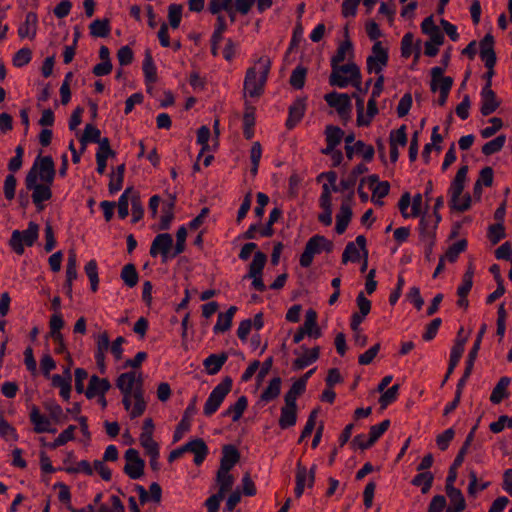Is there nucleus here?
<instances>
[{"label": "nucleus", "instance_id": "obj_8", "mask_svg": "<svg viewBox=\"0 0 512 512\" xmlns=\"http://www.w3.org/2000/svg\"><path fill=\"white\" fill-rule=\"evenodd\" d=\"M232 385V378L230 376H226L217 386L214 387L204 405L203 413L205 416L209 417L219 409L225 397L231 391Z\"/></svg>", "mask_w": 512, "mask_h": 512}, {"label": "nucleus", "instance_id": "obj_6", "mask_svg": "<svg viewBox=\"0 0 512 512\" xmlns=\"http://www.w3.org/2000/svg\"><path fill=\"white\" fill-rule=\"evenodd\" d=\"M334 244L325 236L316 234L312 236L306 243L303 253L300 256L299 264L303 268H308L313 262L315 255L320 254L322 251L331 253Z\"/></svg>", "mask_w": 512, "mask_h": 512}, {"label": "nucleus", "instance_id": "obj_63", "mask_svg": "<svg viewBox=\"0 0 512 512\" xmlns=\"http://www.w3.org/2000/svg\"><path fill=\"white\" fill-rule=\"evenodd\" d=\"M23 155L24 148L21 145H18L15 149V156L12 157L8 162V170L11 172V174H14L21 169L23 164Z\"/></svg>", "mask_w": 512, "mask_h": 512}, {"label": "nucleus", "instance_id": "obj_48", "mask_svg": "<svg viewBox=\"0 0 512 512\" xmlns=\"http://www.w3.org/2000/svg\"><path fill=\"white\" fill-rule=\"evenodd\" d=\"M307 68L298 65L291 73L289 83L295 89H302L305 85Z\"/></svg>", "mask_w": 512, "mask_h": 512}, {"label": "nucleus", "instance_id": "obj_32", "mask_svg": "<svg viewBox=\"0 0 512 512\" xmlns=\"http://www.w3.org/2000/svg\"><path fill=\"white\" fill-rule=\"evenodd\" d=\"M248 407V399L246 396H240L237 401L230 405L223 413L222 416H231L233 422H237L242 417L244 411Z\"/></svg>", "mask_w": 512, "mask_h": 512}, {"label": "nucleus", "instance_id": "obj_51", "mask_svg": "<svg viewBox=\"0 0 512 512\" xmlns=\"http://www.w3.org/2000/svg\"><path fill=\"white\" fill-rule=\"evenodd\" d=\"M0 436L6 440H18L16 429L4 418L3 411H0Z\"/></svg>", "mask_w": 512, "mask_h": 512}, {"label": "nucleus", "instance_id": "obj_16", "mask_svg": "<svg viewBox=\"0 0 512 512\" xmlns=\"http://www.w3.org/2000/svg\"><path fill=\"white\" fill-rule=\"evenodd\" d=\"M480 96V112L483 116H489L490 114L494 113L501 105V100L497 98V95L492 88L482 89Z\"/></svg>", "mask_w": 512, "mask_h": 512}, {"label": "nucleus", "instance_id": "obj_2", "mask_svg": "<svg viewBox=\"0 0 512 512\" xmlns=\"http://www.w3.org/2000/svg\"><path fill=\"white\" fill-rule=\"evenodd\" d=\"M260 76L257 78L256 67H249L244 79V91L250 97H259L264 92V87L271 69V60L268 56L260 57L257 61Z\"/></svg>", "mask_w": 512, "mask_h": 512}, {"label": "nucleus", "instance_id": "obj_30", "mask_svg": "<svg viewBox=\"0 0 512 512\" xmlns=\"http://www.w3.org/2000/svg\"><path fill=\"white\" fill-rule=\"evenodd\" d=\"M236 311V306H230L225 313L218 314L217 322L213 327L215 334L226 332L231 328L232 320Z\"/></svg>", "mask_w": 512, "mask_h": 512}, {"label": "nucleus", "instance_id": "obj_54", "mask_svg": "<svg viewBox=\"0 0 512 512\" xmlns=\"http://www.w3.org/2000/svg\"><path fill=\"white\" fill-rule=\"evenodd\" d=\"M406 130V125H401L398 129L392 130L389 136V144H393L395 146H405L407 144Z\"/></svg>", "mask_w": 512, "mask_h": 512}, {"label": "nucleus", "instance_id": "obj_5", "mask_svg": "<svg viewBox=\"0 0 512 512\" xmlns=\"http://www.w3.org/2000/svg\"><path fill=\"white\" fill-rule=\"evenodd\" d=\"M329 84L339 88H345L351 84L355 89H360L361 71L354 62L341 66H331Z\"/></svg>", "mask_w": 512, "mask_h": 512}, {"label": "nucleus", "instance_id": "obj_64", "mask_svg": "<svg viewBox=\"0 0 512 512\" xmlns=\"http://www.w3.org/2000/svg\"><path fill=\"white\" fill-rule=\"evenodd\" d=\"M360 260V253L354 242H349L342 254V263L346 264L348 261L356 263Z\"/></svg>", "mask_w": 512, "mask_h": 512}, {"label": "nucleus", "instance_id": "obj_53", "mask_svg": "<svg viewBox=\"0 0 512 512\" xmlns=\"http://www.w3.org/2000/svg\"><path fill=\"white\" fill-rule=\"evenodd\" d=\"M490 242L493 245H496L499 243L502 239L506 237L505 233V227L502 223H495L488 227V234H487Z\"/></svg>", "mask_w": 512, "mask_h": 512}, {"label": "nucleus", "instance_id": "obj_60", "mask_svg": "<svg viewBox=\"0 0 512 512\" xmlns=\"http://www.w3.org/2000/svg\"><path fill=\"white\" fill-rule=\"evenodd\" d=\"M182 18V5L179 4H171L168 7V19L169 25L173 29H177L180 25Z\"/></svg>", "mask_w": 512, "mask_h": 512}, {"label": "nucleus", "instance_id": "obj_24", "mask_svg": "<svg viewBox=\"0 0 512 512\" xmlns=\"http://www.w3.org/2000/svg\"><path fill=\"white\" fill-rule=\"evenodd\" d=\"M38 16L35 12H28L24 23L18 28V36L21 39L26 37L34 39L37 32Z\"/></svg>", "mask_w": 512, "mask_h": 512}, {"label": "nucleus", "instance_id": "obj_39", "mask_svg": "<svg viewBox=\"0 0 512 512\" xmlns=\"http://www.w3.org/2000/svg\"><path fill=\"white\" fill-rule=\"evenodd\" d=\"M306 390V385L303 379H297L290 389L284 395V402L286 404H297V398L301 396Z\"/></svg>", "mask_w": 512, "mask_h": 512}, {"label": "nucleus", "instance_id": "obj_19", "mask_svg": "<svg viewBox=\"0 0 512 512\" xmlns=\"http://www.w3.org/2000/svg\"><path fill=\"white\" fill-rule=\"evenodd\" d=\"M31 423L34 425V432L36 433H55L56 429L51 428L50 420L40 413L39 408L33 405L29 415Z\"/></svg>", "mask_w": 512, "mask_h": 512}, {"label": "nucleus", "instance_id": "obj_34", "mask_svg": "<svg viewBox=\"0 0 512 512\" xmlns=\"http://www.w3.org/2000/svg\"><path fill=\"white\" fill-rule=\"evenodd\" d=\"M216 483L219 487L218 492L219 494L225 496L227 492H229L234 484V477L232 474H230L229 471H225L222 469H218L216 473Z\"/></svg>", "mask_w": 512, "mask_h": 512}, {"label": "nucleus", "instance_id": "obj_28", "mask_svg": "<svg viewBox=\"0 0 512 512\" xmlns=\"http://www.w3.org/2000/svg\"><path fill=\"white\" fill-rule=\"evenodd\" d=\"M418 230L421 241L436 239L437 228L432 223V216L424 214L419 221Z\"/></svg>", "mask_w": 512, "mask_h": 512}, {"label": "nucleus", "instance_id": "obj_29", "mask_svg": "<svg viewBox=\"0 0 512 512\" xmlns=\"http://www.w3.org/2000/svg\"><path fill=\"white\" fill-rule=\"evenodd\" d=\"M227 359L228 356L224 352L220 354H210L203 361V365L209 375H215L221 370Z\"/></svg>", "mask_w": 512, "mask_h": 512}, {"label": "nucleus", "instance_id": "obj_21", "mask_svg": "<svg viewBox=\"0 0 512 512\" xmlns=\"http://www.w3.org/2000/svg\"><path fill=\"white\" fill-rule=\"evenodd\" d=\"M184 447L186 452L194 454V463L196 465H201L209 452L208 447L202 438L192 439L184 444Z\"/></svg>", "mask_w": 512, "mask_h": 512}, {"label": "nucleus", "instance_id": "obj_55", "mask_svg": "<svg viewBox=\"0 0 512 512\" xmlns=\"http://www.w3.org/2000/svg\"><path fill=\"white\" fill-rule=\"evenodd\" d=\"M446 494L450 499V506L459 507L460 509H466V501L465 498L458 488L446 489Z\"/></svg>", "mask_w": 512, "mask_h": 512}, {"label": "nucleus", "instance_id": "obj_13", "mask_svg": "<svg viewBox=\"0 0 512 512\" xmlns=\"http://www.w3.org/2000/svg\"><path fill=\"white\" fill-rule=\"evenodd\" d=\"M197 396H194L189 405L186 407L182 419L177 424L173 434V442H178L182 439L185 432H188L191 428V419L196 414L197 408Z\"/></svg>", "mask_w": 512, "mask_h": 512}, {"label": "nucleus", "instance_id": "obj_40", "mask_svg": "<svg viewBox=\"0 0 512 512\" xmlns=\"http://www.w3.org/2000/svg\"><path fill=\"white\" fill-rule=\"evenodd\" d=\"M347 52L353 53V44L349 38L345 39L340 43L334 56L331 58V66H341L346 59Z\"/></svg>", "mask_w": 512, "mask_h": 512}, {"label": "nucleus", "instance_id": "obj_14", "mask_svg": "<svg viewBox=\"0 0 512 512\" xmlns=\"http://www.w3.org/2000/svg\"><path fill=\"white\" fill-rule=\"evenodd\" d=\"M353 196H354V191L351 190V192L347 196V199L342 202V204L340 206L339 213L336 215L335 231L339 235L343 234L346 231V229L351 221L353 212H352L350 202L352 201Z\"/></svg>", "mask_w": 512, "mask_h": 512}, {"label": "nucleus", "instance_id": "obj_18", "mask_svg": "<svg viewBox=\"0 0 512 512\" xmlns=\"http://www.w3.org/2000/svg\"><path fill=\"white\" fill-rule=\"evenodd\" d=\"M110 388L111 384L107 378H100L97 375H92L85 391V396L88 399H93L97 395L106 394Z\"/></svg>", "mask_w": 512, "mask_h": 512}, {"label": "nucleus", "instance_id": "obj_17", "mask_svg": "<svg viewBox=\"0 0 512 512\" xmlns=\"http://www.w3.org/2000/svg\"><path fill=\"white\" fill-rule=\"evenodd\" d=\"M306 110V98H297L289 107V115L285 126L287 129H293L304 117Z\"/></svg>", "mask_w": 512, "mask_h": 512}, {"label": "nucleus", "instance_id": "obj_22", "mask_svg": "<svg viewBox=\"0 0 512 512\" xmlns=\"http://www.w3.org/2000/svg\"><path fill=\"white\" fill-rule=\"evenodd\" d=\"M301 349L305 352L302 356L296 358L292 367L293 370L298 371L306 368L310 364L316 362L320 357V347L315 346L312 349H308L305 346H301Z\"/></svg>", "mask_w": 512, "mask_h": 512}, {"label": "nucleus", "instance_id": "obj_15", "mask_svg": "<svg viewBox=\"0 0 512 512\" xmlns=\"http://www.w3.org/2000/svg\"><path fill=\"white\" fill-rule=\"evenodd\" d=\"M173 246V238L169 233L158 234L151 243L150 255L156 257L158 254L162 256V262L168 258L170 249Z\"/></svg>", "mask_w": 512, "mask_h": 512}, {"label": "nucleus", "instance_id": "obj_50", "mask_svg": "<svg viewBox=\"0 0 512 512\" xmlns=\"http://www.w3.org/2000/svg\"><path fill=\"white\" fill-rule=\"evenodd\" d=\"M326 143H330L334 146H338L344 136V131L334 125H327L325 128Z\"/></svg>", "mask_w": 512, "mask_h": 512}, {"label": "nucleus", "instance_id": "obj_31", "mask_svg": "<svg viewBox=\"0 0 512 512\" xmlns=\"http://www.w3.org/2000/svg\"><path fill=\"white\" fill-rule=\"evenodd\" d=\"M142 69L145 77V83L147 85L157 82V68L155 66L151 51L149 49L145 51Z\"/></svg>", "mask_w": 512, "mask_h": 512}, {"label": "nucleus", "instance_id": "obj_12", "mask_svg": "<svg viewBox=\"0 0 512 512\" xmlns=\"http://www.w3.org/2000/svg\"><path fill=\"white\" fill-rule=\"evenodd\" d=\"M126 464L123 471L131 479H139L144 475L145 461L139 456V452L134 448H129L124 454Z\"/></svg>", "mask_w": 512, "mask_h": 512}, {"label": "nucleus", "instance_id": "obj_4", "mask_svg": "<svg viewBox=\"0 0 512 512\" xmlns=\"http://www.w3.org/2000/svg\"><path fill=\"white\" fill-rule=\"evenodd\" d=\"M468 169V165L461 166L450 184L448 192L450 194L449 206L451 210L465 212L471 208L472 198L469 193H466L463 196V201L459 202L465 187Z\"/></svg>", "mask_w": 512, "mask_h": 512}, {"label": "nucleus", "instance_id": "obj_38", "mask_svg": "<svg viewBox=\"0 0 512 512\" xmlns=\"http://www.w3.org/2000/svg\"><path fill=\"white\" fill-rule=\"evenodd\" d=\"M419 472L420 473H418L417 475L414 476V478L411 481V484L413 486L421 487V492L423 494H426L430 491V489L433 485L434 475L429 471H426V472L419 471Z\"/></svg>", "mask_w": 512, "mask_h": 512}, {"label": "nucleus", "instance_id": "obj_11", "mask_svg": "<svg viewBox=\"0 0 512 512\" xmlns=\"http://www.w3.org/2000/svg\"><path fill=\"white\" fill-rule=\"evenodd\" d=\"M324 99L330 107L336 109L339 117L344 122H347L350 119L352 104L351 97L348 94L333 91L331 93H327L324 96Z\"/></svg>", "mask_w": 512, "mask_h": 512}, {"label": "nucleus", "instance_id": "obj_47", "mask_svg": "<svg viewBox=\"0 0 512 512\" xmlns=\"http://www.w3.org/2000/svg\"><path fill=\"white\" fill-rule=\"evenodd\" d=\"M506 143V136L501 134L494 138L493 140L485 143L482 146V153L486 156H490L502 150Z\"/></svg>", "mask_w": 512, "mask_h": 512}, {"label": "nucleus", "instance_id": "obj_10", "mask_svg": "<svg viewBox=\"0 0 512 512\" xmlns=\"http://www.w3.org/2000/svg\"><path fill=\"white\" fill-rule=\"evenodd\" d=\"M388 49L382 46L380 41H376L372 46V54L366 59V69L369 74H382L384 67L388 65Z\"/></svg>", "mask_w": 512, "mask_h": 512}, {"label": "nucleus", "instance_id": "obj_61", "mask_svg": "<svg viewBox=\"0 0 512 512\" xmlns=\"http://www.w3.org/2000/svg\"><path fill=\"white\" fill-rule=\"evenodd\" d=\"M452 86V77H446L445 79H443L442 84L438 86L439 98L437 100V103L439 106H444L446 104Z\"/></svg>", "mask_w": 512, "mask_h": 512}, {"label": "nucleus", "instance_id": "obj_7", "mask_svg": "<svg viewBox=\"0 0 512 512\" xmlns=\"http://www.w3.org/2000/svg\"><path fill=\"white\" fill-rule=\"evenodd\" d=\"M39 236V225L33 221L28 223L27 229L14 230L9 240V246L17 255H22L25 246L32 247Z\"/></svg>", "mask_w": 512, "mask_h": 512}, {"label": "nucleus", "instance_id": "obj_36", "mask_svg": "<svg viewBox=\"0 0 512 512\" xmlns=\"http://www.w3.org/2000/svg\"><path fill=\"white\" fill-rule=\"evenodd\" d=\"M368 171V168L365 164L360 163L356 165L352 171L349 173L346 179H342L340 181V187L341 191L350 190L352 189L356 182L359 175L364 174Z\"/></svg>", "mask_w": 512, "mask_h": 512}, {"label": "nucleus", "instance_id": "obj_3", "mask_svg": "<svg viewBox=\"0 0 512 512\" xmlns=\"http://www.w3.org/2000/svg\"><path fill=\"white\" fill-rule=\"evenodd\" d=\"M121 383L123 388L128 387L129 393H133V398L135 400L134 406L130 411L131 419L140 417L146 410V402L144 400V391H143V379L142 374L140 373L138 378L136 379V373L134 371H129L122 373L116 379V386Z\"/></svg>", "mask_w": 512, "mask_h": 512}, {"label": "nucleus", "instance_id": "obj_1", "mask_svg": "<svg viewBox=\"0 0 512 512\" xmlns=\"http://www.w3.org/2000/svg\"><path fill=\"white\" fill-rule=\"evenodd\" d=\"M56 175L55 164L51 156L36 157L32 167L25 177L27 191H32V202L37 211L41 212L45 206L43 202L52 198L51 186Z\"/></svg>", "mask_w": 512, "mask_h": 512}, {"label": "nucleus", "instance_id": "obj_41", "mask_svg": "<svg viewBox=\"0 0 512 512\" xmlns=\"http://www.w3.org/2000/svg\"><path fill=\"white\" fill-rule=\"evenodd\" d=\"M51 384L53 387L60 389V396L68 401L71 393V381L62 377V375L55 374L51 377Z\"/></svg>", "mask_w": 512, "mask_h": 512}, {"label": "nucleus", "instance_id": "obj_46", "mask_svg": "<svg viewBox=\"0 0 512 512\" xmlns=\"http://www.w3.org/2000/svg\"><path fill=\"white\" fill-rule=\"evenodd\" d=\"M121 279L130 288L137 285L139 276L134 264L129 263L122 268Z\"/></svg>", "mask_w": 512, "mask_h": 512}, {"label": "nucleus", "instance_id": "obj_57", "mask_svg": "<svg viewBox=\"0 0 512 512\" xmlns=\"http://www.w3.org/2000/svg\"><path fill=\"white\" fill-rule=\"evenodd\" d=\"M32 59V50L28 47L21 48L18 50L12 59L15 67H23L27 65Z\"/></svg>", "mask_w": 512, "mask_h": 512}, {"label": "nucleus", "instance_id": "obj_25", "mask_svg": "<svg viewBox=\"0 0 512 512\" xmlns=\"http://www.w3.org/2000/svg\"><path fill=\"white\" fill-rule=\"evenodd\" d=\"M467 338L463 337V339H456L454 342V345L451 348L450 352V359L449 364L446 372V378H449L450 375L453 373L454 369L458 365L464 350H465V344H466Z\"/></svg>", "mask_w": 512, "mask_h": 512}, {"label": "nucleus", "instance_id": "obj_59", "mask_svg": "<svg viewBox=\"0 0 512 512\" xmlns=\"http://www.w3.org/2000/svg\"><path fill=\"white\" fill-rule=\"evenodd\" d=\"M211 132L210 129L203 125L197 130V143L201 145V150L198 155V159L209 149V138H210Z\"/></svg>", "mask_w": 512, "mask_h": 512}, {"label": "nucleus", "instance_id": "obj_9", "mask_svg": "<svg viewBox=\"0 0 512 512\" xmlns=\"http://www.w3.org/2000/svg\"><path fill=\"white\" fill-rule=\"evenodd\" d=\"M266 262L267 255L264 252H255L253 260L249 264V271L243 277V279H252V287L259 292H264L266 290V286L262 278Z\"/></svg>", "mask_w": 512, "mask_h": 512}, {"label": "nucleus", "instance_id": "obj_43", "mask_svg": "<svg viewBox=\"0 0 512 512\" xmlns=\"http://www.w3.org/2000/svg\"><path fill=\"white\" fill-rule=\"evenodd\" d=\"M389 427L390 420L388 419L383 420L377 425H372L369 429V438L367 439L366 446H373Z\"/></svg>", "mask_w": 512, "mask_h": 512}, {"label": "nucleus", "instance_id": "obj_27", "mask_svg": "<svg viewBox=\"0 0 512 512\" xmlns=\"http://www.w3.org/2000/svg\"><path fill=\"white\" fill-rule=\"evenodd\" d=\"M511 382V379L507 376H503L499 379L497 384L492 390V393L490 395V401L493 404H499L502 402L503 399H506L509 397V391L508 386Z\"/></svg>", "mask_w": 512, "mask_h": 512}, {"label": "nucleus", "instance_id": "obj_49", "mask_svg": "<svg viewBox=\"0 0 512 512\" xmlns=\"http://www.w3.org/2000/svg\"><path fill=\"white\" fill-rule=\"evenodd\" d=\"M84 269L87 277L89 278L92 292H96L99 285L98 267L96 260H90L85 265Z\"/></svg>", "mask_w": 512, "mask_h": 512}, {"label": "nucleus", "instance_id": "obj_45", "mask_svg": "<svg viewBox=\"0 0 512 512\" xmlns=\"http://www.w3.org/2000/svg\"><path fill=\"white\" fill-rule=\"evenodd\" d=\"M76 429L75 425H69L65 430H63L58 437L51 443L45 444L49 449H56L60 446L65 445L68 441H72L75 439L74 431Z\"/></svg>", "mask_w": 512, "mask_h": 512}, {"label": "nucleus", "instance_id": "obj_44", "mask_svg": "<svg viewBox=\"0 0 512 512\" xmlns=\"http://www.w3.org/2000/svg\"><path fill=\"white\" fill-rule=\"evenodd\" d=\"M467 245V240L461 239L449 246L442 257H444V259L448 260L450 263H454L457 261L459 254L467 249Z\"/></svg>", "mask_w": 512, "mask_h": 512}, {"label": "nucleus", "instance_id": "obj_37", "mask_svg": "<svg viewBox=\"0 0 512 512\" xmlns=\"http://www.w3.org/2000/svg\"><path fill=\"white\" fill-rule=\"evenodd\" d=\"M89 30L91 36L105 38L109 36L111 31L110 20L108 18L95 19L90 23Z\"/></svg>", "mask_w": 512, "mask_h": 512}, {"label": "nucleus", "instance_id": "obj_56", "mask_svg": "<svg viewBox=\"0 0 512 512\" xmlns=\"http://www.w3.org/2000/svg\"><path fill=\"white\" fill-rule=\"evenodd\" d=\"M186 238H187V229L185 226H181L178 228L176 232V244L174 246V251L171 257H176L179 254L183 253L186 247Z\"/></svg>", "mask_w": 512, "mask_h": 512}, {"label": "nucleus", "instance_id": "obj_33", "mask_svg": "<svg viewBox=\"0 0 512 512\" xmlns=\"http://www.w3.org/2000/svg\"><path fill=\"white\" fill-rule=\"evenodd\" d=\"M281 384L282 380L279 376L272 378L268 386L261 393L260 400L268 403L276 399L280 395Z\"/></svg>", "mask_w": 512, "mask_h": 512}, {"label": "nucleus", "instance_id": "obj_58", "mask_svg": "<svg viewBox=\"0 0 512 512\" xmlns=\"http://www.w3.org/2000/svg\"><path fill=\"white\" fill-rule=\"evenodd\" d=\"M445 67L435 66L430 70L431 81H430V90L432 92L438 91V86L442 84L443 79L447 76H444Z\"/></svg>", "mask_w": 512, "mask_h": 512}, {"label": "nucleus", "instance_id": "obj_42", "mask_svg": "<svg viewBox=\"0 0 512 512\" xmlns=\"http://www.w3.org/2000/svg\"><path fill=\"white\" fill-rule=\"evenodd\" d=\"M473 276H474V267L473 264L470 263L466 272L463 275L462 283L457 289V295L459 297L468 296L469 292L473 286Z\"/></svg>", "mask_w": 512, "mask_h": 512}, {"label": "nucleus", "instance_id": "obj_62", "mask_svg": "<svg viewBox=\"0 0 512 512\" xmlns=\"http://www.w3.org/2000/svg\"><path fill=\"white\" fill-rule=\"evenodd\" d=\"M44 407L48 411L50 418L56 423H61L66 419L62 407L56 402L45 403Z\"/></svg>", "mask_w": 512, "mask_h": 512}, {"label": "nucleus", "instance_id": "obj_52", "mask_svg": "<svg viewBox=\"0 0 512 512\" xmlns=\"http://www.w3.org/2000/svg\"><path fill=\"white\" fill-rule=\"evenodd\" d=\"M399 388V384H394L392 387L388 388L385 392L382 393L378 400L381 409L387 408L388 405L396 401Z\"/></svg>", "mask_w": 512, "mask_h": 512}, {"label": "nucleus", "instance_id": "obj_35", "mask_svg": "<svg viewBox=\"0 0 512 512\" xmlns=\"http://www.w3.org/2000/svg\"><path fill=\"white\" fill-rule=\"evenodd\" d=\"M100 136H101V131L97 127H95L93 124H90V123L86 124L84 133L82 134V136L79 139V141L81 143V152L85 151L86 145L88 142L98 144L102 140V138Z\"/></svg>", "mask_w": 512, "mask_h": 512}, {"label": "nucleus", "instance_id": "obj_23", "mask_svg": "<svg viewBox=\"0 0 512 512\" xmlns=\"http://www.w3.org/2000/svg\"><path fill=\"white\" fill-rule=\"evenodd\" d=\"M297 422V404H284L281 407L278 425L281 429L285 430L293 427Z\"/></svg>", "mask_w": 512, "mask_h": 512}, {"label": "nucleus", "instance_id": "obj_20", "mask_svg": "<svg viewBox=\"0 0 512 512\" xmlns=\"http://www.w3.org/2000/svg\"><path fill=\"white\" fill-rule=\"evenodd\" d=\"M240 457V452L234 445H224L222 448V457L220 459L219 469L230 472L231 469L239 462Z\"/></svg>", "mask_w": 512, "mask_h": 512}, {"label": "nucleus", "instance_id": "obj_26", "mask_svg": "<svg viewBox=\"0 0 512 512\" xmlns=\"http://www.w3.org/2000/svg\"><path fill=\"white\" fill-rule=\"evenodd\" d=\"M421 29L424 34L429 35L430 40H432L434 43H444V35L440 31L439 27L435 25L432 15L426 17L423 20V22L421 23Z\"/></svg>", "mask_w": 512, "mask_h": 512}]
</instances>
